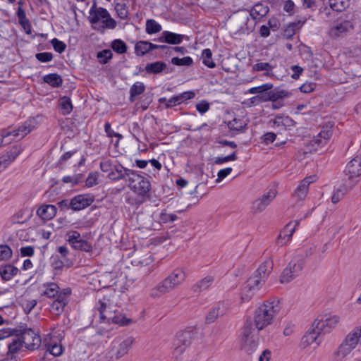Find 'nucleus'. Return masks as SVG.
Here are the masks:
<instances>
[{
	"label": "nucleus",
	"instance_id": "nucleus-19",
	"mask_svg": "<svg viewBox=\"0 0 361 361\" xmlns=\"http://www.w3.org/2000/svg\"><path fill=\"white\" fill-rule=\"evenodd\" d=\"M133 170L124 167L121 164H114V169L108 173L107 177L113 181L123 180L128 182Z\"/></svg>",
	"mask_w": 361,
	"mask_h": 361
},
{
	"label": "nucleus",
	"instance_id": "nucleus-37",
	"mask_svg": "<svg viewBox=\"0 0 361 361\" xmlns=\"http://www.w3.org/2000/svg\"><path fill=\"white\" fill-rule=\"evenodd\" d=\"M71 247L77 250H80L85 252H90L92 251V245L90 242L80 238L75 243L71 245Z\"/></svg>",
	"mask_w": 361,
	"mask_h": 361
},
{
	"label": "nucleus",
	"instance_id": "nucleus-24",
	"mask_svg": "<svg viewBox=\"0 0 361 361\" xmlns=\"http://www.w3.org/2000/svg\"><path fill=\"white\" fill-rule=\"evenodd\" d=\"M56 207L52 204H42L37 209V215L44 221L53 219L56 214Z\"/></svg>",
	"mask_w": 361,
	"mask_h": 361
},
{
	"label": "nucleus",
	"instance_id": "nucleus-43",
	"mask_svg": "<svg viewBox=\"0 0 361 361\" xmlns=\"http://www.w3.org/2000/svg\"><path fill=\"white\" fill-rule=\"evenodd\" d=\"M59 106L63 115H68L73 110L71 100L68 97H63L60 99Z\"/></svg>",
	"mask_w": 361,
	"mask_h": 361
},
{
	"label": "nucleus",
	"instance_id": "nucleus-13",
	"mask_svg": "<svg viewBox=\"0 0 361 361\" xmlns=\"http://www.w3.org/2000/svg\"><path fill=\"white\" fill-rule=\"evenodd\" d=\"M23 151L21 145H14L6 154L0 156V173L6 169Z\"/></svg>",
	"mask_w": 361,
	"mask_h": 361
},
{
	"label": "nucleus",
	"instance_id": "nucleus-22",
	"mask_svg": "<svg viewBox=\"0 0 361 361\" xmlns=\"http://www.w3.org/2000/svg\"><path fill=\"white\" fill-rule=\"evenodd\" d=\"M300 221H295V225L293 227H291V223H288L283 230L279 234L278 238L279 243H281V245L288 243L295 231L296 228L299 226Z\"/></svg>",
	"mask_w": 361,
	"mask_h": 361
},
{
	"label": "nucleus",
	"instance_id": "nucleus-42",
	"mask_svg": "<svg viewBox=\"0 0 361 361\" xmlns=\"http://www.w3.org/2000/svg\"><path fill=\"white\" fill-rule=\"evenodd\" d=\"M176 336L183 338H192L197 336V329L196 326H188L183 330L179 331Z\"/></svg>",
	"mask_w": 361,
	"mask_h": 361
},
{
	"label": "nucleus",
	"instance_id": "nucleus-62",
	"mask_svg": "<svg viewBox=\"0 0 361 361\" xmlns=\"http://www.w3.org/2000/svg\"><path fill=\"white\" fill-rule=\"evenodd\" d=\"M114 165L111 159H103L99 164L100 169L105 173H110L114 169Z\"/></svg>",
	"mask_w": 361,
	"mask_h": 361
},
{
	"label": "nucleus",
	"instance_id": "nucleus-12",
	"mask_svg": "<svg viewBox=\"0 0 361 361\" xmlns=\"http://www.w3.org/2000/svg\"><path fill=\"white\" fill-rule=\"evenodd\" d=\"M111 295H103L102 298H99L95 305L94 308L99 312L100 319L103 322H106L107 316L110 312H113V303L111 301Z\"/></svg>",
	"mask_w": 361,
	"mask_h": 361
},
{
	"label": "nucleus",
	"instance_id": "nucleus-56",
	"mask_svg": "<svg viewBox=\"0 0 361 361\" xmlns=\"http://www.w3.org/2000/svg\"><path fill=\"white\" fill-rule=\"evenodd\" d=\"M177 216L175 214H168L166 210H162L159 214V221L160 223L166 224L169 222H173L177 219Z\"/></svg>",
	"mask_w": 361,
	"mask_h": 361
},
{
	"label": "nucleus",
	"instance_id": "nucleus-60",
	"mask_svg": "<svg viewBox=\"0 0 361 361\" xmlns=\"http://www.w3.org/2000/svg\"><path fill=\"white\" fill-rule=\"evenodd\" d=\"M25 340H13V342L8 345V353H17L24 344Z\"/></svg>",
	"mask_w": 361,
	"mask_h": 361
},
{
	"label": "nucleus",
	"instance_id": "nucleus-47",
	"mask_svg": "<svg viewBox=\"0 0 361 361\" xmlns=\"http://www.w3.org/2000/svg\"><path fill=\"white\" fill-rule=\"evenodd\" d=\"M111 47L115 52L119 54H125L128 49L126 44L120 39L113 40Z\"/></svg>",
	"mask_w": 361,
	"mask_h": 361
},
{
	"label": "nucleus",
	"instance_id": "nucleus-23",
	"mask_svg": "<svg viewBox=\"0 0 361 361\" xmlns=\"http://www.w3.org/2000/svg\"><path fill=\"white\" fill-rule=\"evenodd\" d=\"M195 96V94L192 91L184 92L181 94L173 96L169 99H168L166 108H172L173 106L179 105L188 99H192Z\"/></svg>",
	"mask_w": 361,
	"mask_h": 361
},
{
	"label": "nucleus",
	"instance_id": "nucleus-29",
	"mask_svg": "<svg viewBox=\"0 0 361 361\" xmlns=\"http://www.w3.org/2000/svg\"><path fill=\"white\" fill-rule=\"evenodd\" d=\"M265 281V279L262 278L256 273H254L253 275L247 280L245 284L247 285L249 288H252L257 292L264 283Z\"/></svg>",
	"mask_w": 361,
	"mask_h": 361
},
{
	"label": "nucleus",
	"instance_id": "nucleus-31",
	"mask_svg": "<svg viewBox=\"0 0 361 361\" xmlns=\"http://www.w3.org/2000/svg\"><path fill=\"white\" fill-rule=\"evenodd\" d=\"M273 123L277 127H290L293 126L295 121L288 116H284L282 114H278L275 116Z\"/></svg>",
	"mask_w": 361,
	"mask_h": 361
},
{
	"label": "nucleus",
	"instance_id": "nucleus-61",
	"mask_svg": "<svg viewBox=\"0 0 361 361\" xmlns=\"http://www.w3.org/2000/svg\"><path fill=\"white\" fill-rule=\"evenodd\" d=\"M51 43L53 46L54 50L59 54L63 53L66 48V44L63 42L60 41L56 38H54L51 41Z\"/></svg>",
	"mask_w": 361,
	"mask_h": 361
},
{
	"label": "nucleus",
	"instance_id": "nucleus-9",
	"mask_svg": "<svg viewBox=\"0 0 361 361\" xmlns=\"http://www.w3.org/2000/svg\"><path fill=\"white\" fill-rule=\"evenodd\" d=\"M277 192L275 189H270L264 193L260 197L253 201L252 204V211L253 213H261L267 206L275 199Z\"/></svg>",
	"mask_w": 361,
	"mask_h": 361
},
{
	"label": "nucleus",
	"instance_id": "nucleus-14",
	"mask_svg": "<svg viewBox=\"0 0 361 361\" xmlns=\"http://www.w3.org/2000/svg\"><path fill=\"white\" fill-rule=\"evenodd\" d=\"M353 23L346 20H338L329 30V36L337 38L345 35L350 30H353Z\"/></svg>",
	"mask_w": 361,
	"mask_h": 361
},
{
	"label": "nucleus",
	"instance_id": "nucleus-38",
	"mask_svg": "<svg viewBox=\"0 0 361 361\" xmlns=\"http://www.w3.org/2000/svg\"><path fill=\"white\" fill-rule=\"evenodd\" d=\"M214 279L212 276H206L203 279L197 282L193 286L192 290L195 292H201L207 290L213 283Z\"/></svg>",
	"mask_w": 361,
	"mask_h": 361
},
{
	"label": "nucleus",
	"instance_id": "nucleus-27",
	"mask_svg": "<svg viewBox=\"0 0 361 361\" xmlns=\"http://www.w3.org/2000/svg\"><path fill=\"white\" fill-rule=\"evenodd\" d=\"M106 322L123 326L126 325L131 322L130 319H128L125 315L121 313L116 312V310H114L112 312H110V314L107 316L106 319Z\"/></svg>",
	"mask_w": 361,
	"mask_h": 361
},
{
	"label": "nucleus",
	"instance_id": "nucleus-25",
	"mask_svg": "<svg viewBox=\"0 0 361 361\" xmlns=\"http://www.w3.org/2000/svg\"><path fill=\"white\" fill-rule=\"evenodd\" d=\"M247 123L243 118H233L227 122V128L229 129L231 136H233L238 133H242L246 127Z\"/></svg>",
	"mask_w": 361,
	"mask_h": 361
},
{
	"label": "nucleus",
	"instance_id": "nucleus-55",
	"mask_svg": "<svg viewBox=\"0 0 361 361\" xmlns=\"http://www.w3.org/2000/svg\"><path fill=\"white\" fill-rule=\"evenodd\" d=\"M253 70L255 71H266V75H270L273 70V66L267 62H260L253 66Z\"/></svg>",
	"mask_w": 361,
	"mask_h": 361
},
{
	"label": "nucleus",
	"instance_id": "nucleus-2",
	"mask_svg": "<svg viewBox=\"0 0 361 361\" xmlns=\"http://www.w3.org/2000/svg\"><path fill=\"white\" fill-rule=\"evenodd\" d=\"M280 306L278 301H266L261 305L255 313V330L259 331L272 323L274 317L279 312Z\"/></svg>",
	"mask_w": 361,
	"mask_h": 361
},
{
	"label": "nucleus",
	"instance_id": "nucleus-50",
	"mask_svg": "<svg viewBox=\"0 0 361 361\" xmlns=\"http://www.w3.org/2000/svg\"><path fill=\"white\" fill-rule=\"evenodd\" d=\"M348 188L345 185H340L334 192L331 197V201L333 203H337L342 200L344 195L346 194Z\"/></svg>",
	"mask_w": 361,
	"mask_h": 361
},
{
	"label": "nucleus",
	"instance_id": "nucleus-17",
	"mask_svg": "<svg viewBox=\"0 0 361 361\" xmlns=\"http://www.w3.org/2000/svg\"><path fill=\"white\" fill-rule=\"evenodd\" d=\"M334 126V122L333 121H328L324 123L320 133L312 139V145H314V144L317 145V146L324 145L332 135Z\"/></svg>",
	"mask_w": 361,
	"mask_h": 361
},
{
	"label": "nucleus",
	"instance_id": "nucleus-39",
	"mask_svg": "<svg viewBox=\"0 0 361 361\" xmlns=\"http://www.w3.org/2000/svg\"><path fill=\"white\" fill-rule=\"evenodd\" d=\"M145 90V85L143 82H136L130 89V101L134 102L135 98L142 94Z\"/></svg>",
	"mask_w": 361,
	"mask_h": 361
},
{
	"label": "nucleus",
	"instance_id": "nucleus-8",
	"mask_svg": "<svg viewBox=\"0 0 361 361\" xmlns=\"http://www.w3.org/2000/svg\"><path fill=\"white\" fill-rule=\"evenodd\" d=\"M133 345V340H113L109 351L111 359H119L126 355Z\"/></svg>",
	"mask_w": 361,
	"mask_h": 361
},
{
	"label": "nucleus",
	"instance_id": "nucleus-16",
	"mask_svg": "<svg viewBox=\"0 0 361 361\" xmlns=\"http://www.w3.org/2000/svg\"><path fill=\"white\" fill-rule=\"evenodd\" d=\"M71 293V288H68L61 290V294L50 305L51 312L56 314H60L62 313L65 306L68 302V298Z\"/></svg>",
	"mask_w": 361,
	"mask_h": 361
},
{
	"label": "nucleus",
	"instance_id": "nucleus-33",
	"mask_svg": "<svg viewBox=\"0 0 361 361\" xmlns=\"http://www.w3.org/2000/svg\"><path fill=\"white\" fill-rule=\"evenodd\" d=\"M18 271L17 267L11 264H6L0 269V274L4 280L9 281L17 274Z\"/></svg>",
	"mask_w": 361,
	"mask_h": 361
},
{
	"label": "nucleus",
	"instance_id": "nucleus-44",
	"mask_svg": "<svg viewBox=\"0 0 361 361\" xmlns=\"http://www.w3.org/2000/svg\"><path fill=\"white\" fill-rule=\"evenodd\" d=\"M161 30V25L154 19L146 21L145 31L149 35L157 33Z\"/></svg>",
	"mask_w": 361,
	"mask_h": 361
},
{
	"label": "nucleus",
	"instance_id": "nucleus-63",
	"mask_svg": "<svg viewBox=\"0 0 361 361\" xmlns=\"http://www.w3.org/2000/svg\"><path fill=\"white\" fill-rule=\"evenodd\" d=\"M67 242L71 245L81 238L80 233L77 231H70L66 235Z\"/></svg>",
	"mask_w": 361,
	"mask_h": 361
},
{
	"label": "nucleus",
	"instance_id": "nucleus-7",
	"mask_svg": "<svg viewBox=\"0 0 361 361\" xmlns=\"http://www.w3.org/2000/svg\"><path fill=\"white\" fill-rule=\"evenodd\" d=\"M303 267L304 262L302 259L290 261L287 267L283 271L280 277V281L282 283L291 281L296 276H299Z\"/></svg>",
	"mask_w": 361,
	"mask_h": 361
},
{
	"label": "nucleus",
	"instance_id": "nucleus-4",
	"mask_svg": "<svg viewBox=\"0 0 361 361\" xmlns=\"http://www.w3.org/2000/svg\"><path fill=\"white\" fill-rule=\"evenodd\" d=\"M128 183L130 190L142 199V200L137 202L138 204H141L150 197L152 185L149 179L146 177L133 171Z\"/></svg>",
	"mask_w": 361,
	"mask_h": 361
},
{
	"label": "nucleus",
	"instance_id": "nucleus-18",
	"mask_svg": "<svg viewBox=\"0 0 361 361\" xmlns=\"http://www.w3.org/2000/svg\"><path fill=\"white\" fill-rule=\"evenodd\" d=\"M345 173L348 178L353 181L361 176V154L348 163Z\"/></svg>",
	"mask_w": 361,
	"mask_h": 361
},
{
	"label": "nucleus",
	"instance_id": "nucleus-45",
	"mask_svg": "<svg viewBox=\"0 0 361 361\" xmlns=\"http://www.w3.org/2000/svg\"><path fill=\"white\" fill-rule=\"evenodd\" d=\"M46 345L47 346V351L54 356H59L63 353L62 345L56 342H53V340H50V342L46 343Z\"/></svg>",
	"mask_w": 361,
	"mask_h": 361
},
{
	"label": "nucleus",
	"instance_id": "nucleus-36",
	"mask_svg": "<svg viewBox=\"0 0 361 361\" xmlns=\"http://www.w3.org/2000/svg\"><path fill=\"white\" fill-rule=\"evenodd\" d=\"M273 268V262L271 259L266 260L259 268L255 271L257 274L267 279L268 275Z\"/></svg>",
	"mask_w": 361,
	"mask_h": 361
},
{
	"label": "nucleus",
	"instance_id": "nucleus-49",
	"mask_svg": "<svg viewBox=\"0 0 361 361\" xmlns=\"http://www.w3.org/2000/svg\"><path fill=\"white\" fill-rule=\"evenodd\" d=\"M249 286L247 285L244 284L243 287L241 289L240 292V300L242 302H248L251 300L252 296L256 293L255 290H254L252 288H249Z\"/></svg>",
	"mask_w": 361,
	"mask_h": 361
},
{
	"label": "nucleus",
	"instance_id": "nucleus-59",
	"mask_svg": "<svg viewBox=\"0 0 361 361\" xmlns=\"http://www.w3.org/2000/svg\"><path fill=\"white\" fill-rule=\"evenodd\" d=\"M12 256V250L8 245H0V261L7 260Z\"/></svg>",
	"mask_w": 361,
	"mask_h": 361
},
{
	"label": "nucleus",
	"instance_id": "nucleus-58",
	"mask_svg": "<svg viewBox=\"0 0 361 361\" xmlns=\"http://www.w3.org/2000/svg\"><path fill=\"white\" fill-rule=\"evenodd\" d=\"M49 336V338H63L66 333L63 326H56L52 329Z\"/></svg>",
	"mask_w": 361,
	"mask_h": 361
},
{
	"label": "nucleus",
	"instance_id": "nucleus-28",
	"mask_svg": "<svg viewBox=\"0 0 361 361\" xmlns=\"http://www.w3.org/2000/svg\"><path fill=\"white\" fill-rule=\"evenodd\" d=\"M16 336L20 337V338H26L27 337L36 338L40 337L38 331L24 326H20L19 328L16 329Z\"/></svg>",
	"mask_w": 361,
	"mask_h": 361
},
{
	"label": "nucleus",
	"instance_id": "nucleus-15",
	"mask_svg": "<svg viewBox=\"0 0 361 361\" xmlns=\"http://www.w3.org/2000/svg\"><path fill=\"white\" fill-rule=\"evenodd\" d=\"M94 200V196L91 194H82L75 196L71 200V209L80 211L89 207Z\"/></svg>",
	"mask_w": 361,
	"mask_h": 361
},
{
	"label": "nucleus",
	"instance_id": "nucleus-48",
	"mask_svg": "<svg viewBox=\"0 0 361 361\" xmlns=\"http://www.w3.org/2000/svg\"><path fill=\"white\" fill-rule=\"evenodd\" d=\"M176 342L173 343L174 349L173 354L176 356L182 354L185 348L190 345V343L187 342V340H175Z\"/></svg>",
	"mask_w": 361,
	"mask_h": 361
},
{
	"label": "nucleus",
	"instance_id": "nucleus-30",
	"mask_svg": "<svg viewBox=\"0 0 361 361\" xmlns=\"http://www.w3.org/2000/svg\"><path fill=\"white\" fill-rule=\"evenodd\" d=\"M44 286L45 287V290H44L42 295L47 296V298H58L61 293L60 288L55 283H47L46 284H44Z\"/></svg>",
	"mask_w": 361,
	"mask_h": 361
},
{
	"label": "nucleus",
	"instance_id": "nucleus-6",
	"mask_svg": "<svg viewBox=\"0 0 361 361\" xmlns=\"http://www.w3.org/2000/svg\"><path fill=\"white\" fill-rule=\"evenodd\" d=\"M35 120L28 119L22 126L16 129H3L0 132V147L3 144L4 139L9 136L23 138L35 128Z\"/></svg>",
	"mask_w": 361,
	"mask_h": 361
},
{
	"label": "nucleus",
	"instance_id": "nucleus-5",
	"mask_svg": "<svg viewBox=\"0 0 361 361\" xmlns=\"http://www.w3.org/2000/svg\"><path fill=\"white\" fill-rule=\"evenodd\" d=\"M89 22L94 25L99 22L102 23L103 29H115L117 23L111 16L109 11L103 7H97V3L94 1L89 11Z\"/></svg>",
	"mask_w": 361,
	"mask_h": 361
},
{
	"label": "nucleus",
	"instance_id": "nucleus-41",
	"mask_svg": "<svg viewBox=\"0 0 361 361\" xmlns=\"http://www.w3.org/2000/svg\"><path fill=\"white\" fill-rule=\"evenodd\" d=\"M350 0H329L331 8L337 12L344 11L350 5Z\"/></svg>",
	"mask_w": 361,
	"mask_h": 361
},
{
	"label": "nucleus",
	"instance_id": "nucleus-11",
	"mask_svg": "<svg viewBox=\"0 0 361 361\" xmlns=\"http://www.w3.org/2000/svg\"><path fill=\"white\" fill-rule=\"evenodd\" d=\"M317 179V176L312 175L301 180L292 195L293 199L296 202L304 200L308 192L309 185L310 183L315 182Z\"/></svg>",
	"mask_w": 361,
	"mask_h": 361
},
{
	"label": "nucleus",
	"instance_id": "nucleus-46",
	"mask_svg": "<svg viewBox=\"0 0 361 361\" xmlns=\"http://www.w3.org/2000/svg\"><path fill=\"white\" fill-rule=\"evenodd\" d=\"M147 41H139L135 45V54L142 56L149 52Z\"/></svg>",
	"mask_w": 361,
	"mask_h": 361
},
{
	"label": "nucleus",
	"instance_id": "nucleus-54",
	"mask_svg": "<svg viewBox=\"0 0 361 361\" xmlns=\"http://www.w3.org/2000/svg\"><path fill=\"white\" fill-rule=\"evenodd\" d=\"M171 63L173 65L178 66H190L193 63V61L191 57L190 56H185L182 59H180L178 57H173L171 59Z\"/></svg>",
	"mask_w": 361,
	"mask_h": 361
},
{
	"label": "nucleus",
	"instance_id": "nucleus-53",
	"mask_svg": "<svg viewBox=\"0 0 361 361\" xmlns=\"http://www.w3.org/2000/svg\"><path fill=\"white\" fill-rule=\"evenodd\" d=\"M272 88H273L272 83H264L260 86L254 87L249 89L245 93H250V94L258 93V94H259L261 93H263L264 92L270 90Z\"/></svg>",
	"mask_w": 361,
	"mask_h": 361
},
{
	"label": "nucleus",
	"instance_id": "nucleus-3",
	"mask_svg": "<svg viewBox=\"0 0 361 361\" xmlns=\"http://www.w3.org/2000/svg\"><path fill=\"white\" fill-rule=\"evenodd\" d=\"M186 279L185 272L181 269H176L173 271L151 289L152 298H159L180 286Z\"/></svg>",
	"mask_w": 361,
	"mask_h": 361
},
{
	"label": "nucleus",
	"instance_id": "nucleus-20",
	"mask_svg": "<svg viewBox=\"0 0 361 361\" xmlns=\"http://www.w3.org/2000/svg\"><path fill=\"white\" fill-rule=\"evenodd\" d=\"M357 341L358 340H343L334 352L335 359L339 360L344 358L357 346Z\"/></svg>",
	"mask_w": 361,
	"mask_h": 361
},
{
	"label": "nucleus",
	"instance_id": "nucleus-1",
	"mask_svg": "<svg viewBox=\"0 0 361 361\" xmlns=\"http://www.w3.org/2000/svg\"><path fill=\"white\" fill-rule=\"evenodd\" d=\"M338 322L339 317L336 315L330 314L319 315L306 331L303 338H318L325 336L326 334L331 331Z\"/></svg>",
	"mask_w": 361,
	"mask_h": 361
},
{
	"label": "nucleus",
	"instance_id": "nucleus-10",
	"mask_svg": "<svg viewBox=\"0 0 361 361\" xmlns=\"http://www.w3.org/2000/svg\"><path fill=\"white\" fill-rule=\"evenodd\" d=\"M290 92L285 90L280 89L279 87L275 88L273 90H270L259 94H257L260 104L269 101L276 102L279 99H283L285 98H288L290 97Z\"/></svg>",
	"mask_w": 361,
	"mask_h": 361
},
{
	"label": "nucleus",
	"instance_id": "nucleus-26",
	"mask_svg": "<svg viewBox=\"0 0 361 361\" xmlns=\"http://www.w3.org/2000/svg\"><path fill=\"white\" fill-rule=\"evenodd\" d=\"M269 11L267 6L262 4H256L250 11V15L254 20H260L264 17Z\"/></svg>",
	"mask_w": 361,
	"mask_h": 361
},
{
	"label": "nucleus",
	"instance_id": "nucleus-51",
	"mask_svg": "<svg viewBox=\"0 0 361 361\" xmlns=\"http://www.w3.org/2000/svg\"><path fill=\"white\" fill-rule=\"evenodd\" d=\"M212 55V51L209 49H205L202 52V63L209 68H214L215 66Z\"/></svg>",
	"mask_w": 361,
	"mask_h": 361
},
{
	"label": "nucleus",
	"instance_id": "nucleus-35",
	"mask_svg": "<svg viewBox=\"0 0 361 361\" xmlns=\"http://www.w3.org/2000/svg\"><path fill=\"white\" fill-rule=\"evenodd\" d=\"M44 82L49 84L53 87H59L62 85L63 80L61 77L56 73H50L43 77Z\"/></svg>",
	"mask_w": 361,
	"mask_h": 361
},
{
	"label": "nucleus",
	"instance_id": "nucleus-40",
	"mask_svg": "<svg viewBox=\"0 0 361 361\" xmlns=\"http://www.w3.org/2000/svg\"><path fill=\"white\" fill-rule=\"evenodd\" d=\"M302 24L303 23L300 21L290 23L283 31V37L286 39H291Z\"/></svg>",
	"mask_w": 361,
	"mask_h": 361
},
{
	"label": "nucleus",
	"instance_id": "nucleus-32",
	"mask_svg": "<svg viewBox=\"0 0 361 361\" xmlns=\"http://www.w3.org/2000/svg\"><path fill=\"white\" fill-rule=\"evenodd\" d=\"M117 1H118L116 2L114 7L117 16L122 20L128 19L129 11L127 5L124 3L123 0Z\"/></svg>",
	"mask_w": 361,
	"mask_h": 361
},
{
	"label": "nucleus",
	"instance_id": "nucleus-21",
	"mask_svg": "<svg viewBox=\"0 0 361 361\" xmlns=\"http://www.w3.org/2000/svg\"><path fill=\"white\" fill-rule=\"evenodd\" d=\"M184 38V35L177 34L170 31H164L158 38V41L170 44H179L183 42Z\"/></svg>",
	"mask_w": 361,
	"mask_h": 361
},
{
	"label": "nucleus",
	"instance_id": "nucleus-64",
	"mask_svg": "<svg viewBox=\"0 0 361 361\" xmlns=\"http://www.w3.org/2000/svg\"><path fill=\"white\" fill-rule=\"evenodd\" d=\"M36 59L40 62L47 63L49 62L53 59V55L50 52H41L35 55Z\"/></svg>",
	"mask_w": 361,
	"mask_h": 361
},
{
	"label": "nucleus",
	"instance_id": "nucleus-57",
	"mask_svg": "<svg viewBox=\"0 0 361 361\" xmlns=\"http://www.w3.org/2000/svg\"><path fill=\"white\" fill-rule=\"evenodd\" d=\"M99 173L97 171L90 173L85 181V185L88 188H90L97 185L99 183Z\"/></svg>",
	"mask_w": 361,
	"mask_h": 361
},
{
	"label": "nucleus",
	"instance_id": "nucleus-34",
	"mask_svg": "<svg viewBox=\"0 0 361 361\" xmlns=\"http://www.w3.org/2000/svg\"><path fill=\"white\" fill-rule=\"evenodd\" d=\"M166 68V64L163 61H156L147 63L145 66V71L150 74H158L162 72Z\"/></svg>",
	"mask_w": 361,
	"mask_h": 361
},
{
	"label": "nucleus",
	"instance_id": "nucleus-52",
	"mask_svg": "<svg viewBox=\"0 0 361 361\" xmlns=\"http://www.w3.org/2000/svg\"><path fill=\"white\" fill-rule=\"evenodd\" d=\"M113 54L110 49H104L97 54V57L101 64H106L112 59Z\"/></svg>",
	"mask_w": 361,
	"mask_h": 361
}]
</instances>
